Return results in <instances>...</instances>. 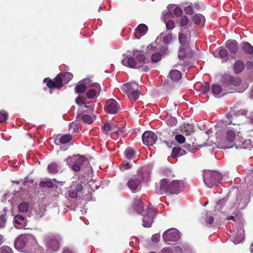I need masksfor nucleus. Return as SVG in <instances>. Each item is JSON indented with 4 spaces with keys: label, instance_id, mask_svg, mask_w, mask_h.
<instances>
[{
    "label": "nucleus",
    "instance_id": "f257e3e1",
    "mask_svg": "<svg viewBox=\"0 0 253 253\" xmlns=\"http://www.w3.org/2000/svg\"><path fill=\"white\" fill-rule=\"evenodd\" d=\"M150 173L148 171H139L136 174L132 176L127 182V186L132 192L139 191L141 188V183L148 180Z\"/></svg>",
    "mask_w": 253,
    "mask_h": 253
},
{
    "label": "nucleus",
    "instance_id": "f03ea898",
    "mask_svg": "<svg viewBox=\"0 0 253 253\" xmlns=\"http://www.w3.org/2000/svg\"><path fill=\"white\" fill-rule=\"evenodd\" d=\"M239 132L233 129H229L227 132L226 138L221 140L219 143L220 149H229L235 146L237 140H240L241 137L239 136Z\"/></svg>",
    "mask_w": 253,
    "mask_h": 253
},
{
    "label": "nucleus",
    "instance_id": "7ed1b4c3",
    "mask_svg": "<svg viewBox=\"0 0 253 253\" xmlns=\"http://www.w3.org/2000/svg\"><path fill=\"white\" fill-rule=\"evenodd\" d=\"M222 179L221 174L216 171L205 170L203 180L205 185L209 188L217 186Z\"/></svg>",
    "mask_w": 253,
    "mask_h": 253
},
{
    "label": "nucleus",
    "instance_id": "20e7f679",
    "mask_svg": "<svg viewBox=\"0 0 253 253\" xmlns=\"http://www.w3.org/2000/svg\"><path fill=\"white\" fill-rule=\"evenodd\" d=\"M220 82L222 87L227 90L232 89V86H239L242 83V80L240 77L233 76L226 73L221 75Z\"/></svg>",
    "mask_w": 253,
    "mask_h": 253
},
{
    "label": "nucleus",
    "instance_id": "39448f33",
    "mask_svg": "<svg viewBox=\"0 0 253 253\" xmlns=\"http://www.w3.org/2000/svg\"><path fill=\"white\" fill-rule=\"evenodd\" d=\"M37 242L35 237L31 234L21 235L15 241V247L19 250H22L25 247H30L37 245Z\"/></svg>",
    "mask_w": 253,
    "mask_h": 253
},
{
    "label": "nucleus",
    "instance_id": "423d86ee",
    "mask_svg": "<svg viewBox=\"0 0 253 253\" xmlns=\"http://www.w3.org/2000/svg\"><path fill=\"white\" fill-rule=\"evenodd\" d=\"M122 89L127 94L131 101H135L139 97L138 84L134 82L125 84L122 86Z\"/></svg>",
    "mask_w": 253,
    "mask_h": 253
},
{
    "label": "nucleus",
    "instance_id": "0eeeda50",
    "mask_svg": "<svg viewBox=\"0 0 253 253\" xmlns=\"http://www.w3.org/2000/svg\"><path fill=\"white\" fill-rule=\"evenodd\" d=\"M67 165L74 171H79L83 166L85 158L83 155H74L66 159Z\"/></svg>",
    "mask_w": 253,
    "mask_h": 253
},
{
    "label": "nucleus",
    "instance_id": "6e6552de",
    "mask_svg": "<svg viewBox=\"0 0 253 253\" xmlns=\"http://www.w3.org/2000/svg\"><path fill=\"white\" fill-rule=\"evenodd\" d=\"M60 238L53 235H46L44 238V242L47 248L53 251H56L59 248Z\"/></svg>",
    "mask_w": 253,
    "mask_h": 253
},
{
    "label": "nucleus",
    "instance_id": "1a4fd4ad",
    "mask_svg": "<svg viewBox=\"0 0 253 253\" xmlns=\"http://www.w3.org/2000/svg\"><path fill=\"white\" fill-rule=\"evenodd\" d=\"M43 82L46 83V85L50 90L61 88L63 86L64 83L60 74L56 76L54 81L49 78H46L44 79Z\"/></svg>",
    "mask_w": 253,
    "mask_h": 253
},
{
    "label": "nucleus",
    "instance_id": "9d476101",
    "mask_svg": "<svg viewBox=\"0 0 253 253\" xmlns=\"http://www.w3.org/2000/svg\"><path fill=\"white\" fill-rule=\"evenodd\" d=\"M180 237V232L174 228L169 229L166 230L163 235V238L164 241L174 242L178 240Z\"/></svg>",
    "mask_w": 253,
    "mask_h": 253
},
{
    "label": "nucleus",
    "instance_id": "9b49d317",
    "mask_svg": "<svg viewBox=\"0 0 253 253\" xmlns=\"http://www.w3.org/2000/svg\"><path fill=\"white\" fill-rule=\"evenodd\" d=\"M157 139L156 134L151 131H146L142 136L143 144L147 146H151L155 144Z\"/></svg>",
    "mask_w": 253,
    "mask_h": 253
},
{
    "label": "nucleus",
    "instance_id": "f8f14e48",
    "mask_svg": "<svg viewBox=\"0 0 253 253\" xmlns=\"http://www.w3.org/2000/svg\"><path fill=\"white\" fill-rule=\"evenodd\" d=\"M170 181L166 178L160 180L159 183L156 184L155 191L158 194H163L166 192H169Z\"/></svg>",
    "mask_w": 253,
    "mask_h": 253
},
{
    "label": "nucleus",
    "instance_id": "ddd939ff",
    "mask_svg": "<svg viewBox=\"0 0 253 253\" xmlns=\"http://www.w3.org/2000/svg\"><path fill=\"white\" fill-rule=\"evenodd\" d=\"M249 201V196L246 194L239 193L233 204V207L237 209H243L246 207Z\"/></svg>",
    "mask_w": 253,
    "mask_h": 253
},
{
    "label": "nucleus",
    "instance_id": "4468645a",
    "mask_svg": "<svg viewBox=\"0 0 253 253\" xmlns=\"http://www.w3.org/2000/svg\"><path fill=\"white\" fill-rule=\"evenodd\" d=\"M192 55V50L189 45H180L178 52V57L180 60L191 58Z\"/></svg>",
    "mask_w": 253,
    "mask_h": 253
},
{
    "label": "nucleus",
    "instance_id": "2eb2a0df",
    "mask_svg": "<svg viewBox=\"0 0 253 253\" xmlns=\"http://www.w3.org/2000/svg\"><path fill=\"white\" fill-rule=\"evenodd\" d=\"M155 216V211L153 208L147 209L146 215L143 218V226L144 227H150L153 222V218Z\"/></svg>",
    "mask_w": 253,
    "mask_h": 253
},
{
    "label": "nucleus",
    "instance_id": "dca6fc26",
    "mask_svg": "<svg viewBox=\"0 0 253 253\" xmlns=\"http://www.w3.org/2000/svg\"><path fill=\"white\" fill-rule=\"evenodd\" d=\"M184 186L182 180H173L170 183L169 192L171 194H178L183 190Z\"/></svg>",
    "mask_w": 253,
    "mask_h": 253
},
{
    "label": "nucleus",
    "instance_id": "f3484780",
    "mask_svg": "<svg viewBox=\"0 0 253 253\" xmlns=\"http://www.w3.org/2000/svg\"><path fill=\"white\" fill-rule=\"evenodd\" d=\"M88 87H93V88L89 89L86 93V97L88 99H93L96 97L100 93L101 86L97 83H89Z\"/></svg>",
    "mask_w": 253,
    "mask_h": 253
},
{
    "label": "nucleus",
    "instance_id": "a211bd4d",
    "mask_svg": "<svg viewBox=\"0 0 253 253\" xmlns=\"http://www.w3.org/2000/svg\"><path fill=\"white\" fill-rule=\"evenodd\" d=\"M83 190V186L77 182H73L69 187V195L72 198H76Z\"/></svg>",
    "mask_w": 253,
    "mask_h": 253
},
{
    "label": "nucleus",
    "instance_id": "6ab92c4d",
    "mask_svg": "<svg viewBox=\"0 0 253 253\" xmlns=\"http://www.w3.org/2000/svg\"><path fill=\"white\" fill-rule=\"evenodd\" d=\"M121 109L118 103L114 99L108 100L105 103V111H114Z\"/></svg>",
    "mask_w": 253,
    "mask_h": 253
},
{
    "label": "nucleus",
    "instance_id": "aec40b11",
    "mask_svg": "<svg viewBox=\"0 0 253 253\" xmlns=\"http://www.w3.org/2000/svg\"><path fill=\"white\" fill-rule=\"evenodd\" d=\"M235 147L236 148H242L251 150L253 149V143L251 140H245L243 141V138L240 140H237L235 142Z\"/></svg>",
    "mask_w": 253,
    "mask_h": 253
},
{
    "label": "nucleus",
    "instance_id": "412c9836",
    "mask_svg": "<svg viewBox=\"0 0 253 253\" xmlns=\"http://www.w3.org/2000/svg\"><path fill=\"white\" fill-rule=\"evenodd\" d=\"M26 219L21 214H18L14 218V224L18 228H24L26 226Z\"/></svg>",
    "mask_w": 253,
    "mask_h": 253
},
{
    "label": "nucleus",
    "instance_id": "4be33fe9",
    "mask_svg": "<svg viewBox=\"0 0 253 253\" xmlns=\"http://www.w3.org/2000/svg\"><path fill=\"white\" fill-rule=\"evenodd\" d=\"M226 46L232 54H236L239 50L238 42L235 40H229L226 42Z\"/></svg>",
    "mask_w": 253,
    "mask_h": 253
},
{
    "label": "nucleus",
    "instance_id": "5701e85b",
    "mask_svg": "<svg viewBox=\"0 0 253 253\" xmlns=\"http://www.w3.org/2000/svg\"><path fill=\"white\" fill-rule=\"evenodd\" d=\"M77 118L78 120H82L84 123L90 124L95 119V117L94 115H88L81 113L77 115Z\"/></svg>",
    "mask_w": 253,
    "mask_h": 253
},
{
    "label": "nucleus",
    "instance_id": "b1692460",
    "mask_svg": "<svg viewBox=\"0 0 253 253\" xmlns=\"http://www.w3.org/2000/svg\"><path fill=\"white\" fill-rule=\"evenodd\" d=\"M84 83L78 84L75 87V92L77 93H83L84 92L88 85L89 84L90 81L88 79H85Z\"/></svg>",
    "mask_w": 253,
    "mask_h": 253
},
{
    "label": "nucleus",
    "instance_id": "393cba45",
    "mask_svg": "<svg viewBox=\"0 0 253 253\" xmlns=\"http://www.w3.org/2000/svg\"><path fill=\"white\" fill-rule=\"evenodd\" d=\"M245 65L244 62L240 60H238L235 61L233 65V70L235 74H239L243 71Z\"/></svg>",
    "mask_w": 253,
    "mask_h": 253
},
{
    "label": "nucleus",
    "instance_id": "a878e982",
    "mask_svg": "<svg viewBox=\"0 0 253 253\" xmlns=\"http://www.w3.org/2000/svg\"><path fill=\"white\" fill-rule=\"evenodd\" d=\"M127 61L125 59H123L122 61V63L124 65L126 66V63H127L128 66L130 68H139V66L134 58L127 56Z\"/></svg>",
    "mask_w": 253,
    "mask_h": 253
},
{
    "label": "nucleus",
    "instance_id": "bb28decb",
    "mask_svg": "<svg viewBox=\"0 0 253 253\" xmlns=\"http://www.w3.org/2000/svg\"><path fill=\"white\" fill-rule=\"evenodd\" d=\"M169 77L172 82H177L181 78V73L176 69L171 70L169 74Z\"/></svg>",
    "mask_w": 253,
    "mask_h": 253
},
{
    "label": "nucleus",
    "instance_id": "cd10ccee",
    "mask_svg": "<svg viewBox=\"0 0 253 253\" xmlns=\"http://www.w3.org/2000/svg\"><path fill=\"white\" fill-rule=\"evenodd\" d=\"M244 238V230L242 227L238 230L237 233L233 236V242L235 244L240 243Z\"/></svg>",
    "mask_w": 253,
    "mask_h": 253
},
{
    "label": "nucleus",
    "instance_id": "c85d7f7f",
    "mask_svg": "<svg viewBox=\"0 0 253 253\" xmlns=\"http://www.w3.org/2000/svg\"><path fill=\"white\" fill-rule=\"evenodd\" d=\"M133 208L138 213L142 215L143 206L142 202L139 198H135L134 199Z\"/></svg>",
    "mask_w": 253,
    "mask_h": 253
},
{
    "label": "nucleus",
    "instance_id": "c756f323",
    "mask_svg": "<svg viewBox=\"0 0 253 253\" xmlns=\"http://www.w3.org/2000/svg\"><path fill=\"white\" fill-rule=\"evenodd\" d=\"M148 30V27L144 24H140L136 28V34L142 36L146 34Z\"/></svg>",
    "mask_w": 253,
    "mask_h": 253
},
{
    "label": "nucleus",
    "instance_id": "7c9ffc66",
    "mask_svg": "<svg viewBox=\"0 0 253 253\" xmlns=\"http://www.w3.org/2000/svg\"><path fill=\"white\" fill-rule=\"evenodd\" d=\"M116 128V125L114 123L111 122L106 123L102 126V129L105 132V133L109 131H113L114 132Z\"/></svg>",
    "mask_w": 253,
    "mask_h": 253
},
{
    "label": "nucleus",
    "instance_id": "2f4dec72",
    "mask_svg": "<svg viewBox=\"0 0 253 253\" xmlns=\"http://www.w3.org/2000/svg\"><path fill=\"white\" fill-rule=\"evenodd\" d=\"M192 20L195 24L197 25H204L205 21L204 16L201 14H195L192 18Z\"/></svg>",
    "mask_w": 253,
    "mask_h": 253
},
{
    "label": "nucleus",
    "instance_id": "473e14b6",
    "mask_svg": "<svg viewBox=\"0 0 253 253\" xmlns=\"http://www.w3.org/2000/svg\"><path fill=\"white\" fill-rule=\"evenodd\" d=\"M166 121L169 126H172L177 124V120L176 118L172 116V113H167L166 117Z\"/></svg>",
    "mask_w": 253,
    "mask_h": 253
},
{
    "label": "nucleus",
    "instance_id": "72a5a7b5",
    "mask_svg": "<svg viewBox=\"0 0 253 253\" xmlns=\"http://www.w3.org/2000/svg\"><path fill=\"white\" fill-rule=\"evenodd\" d=\"M243 50L247 54L253 56V46L248 42H244L242 44Z\"/></svg>",
    "mask_w": 253,
    "mask_h": 253
},
{
    "label": "nucleus",
    "instance_id": "f704fd0d",
    "mask_svg": "<svg viewBox=\"0 0 253 253\" xmlns=\"http://www.w3.org/2000/svg\"><path fill=\"white\" fill-rule=\"evenodd\" d=\"M72 139V136L69 134H66L64 135L61 136L59 138V143H57L56 142L55 143L57 145H59V143L65 144L68 143Z\"/></svg>",
    "mask_w": 253,
    "mask_h": 253
},
{
    "label": "nucleus",
    "instance_id": "c9c22d12",
    "mask_svg": "<svg viewBox=\"0 0 253 253\" xmlns=\"http://www.w3.org/2000/svg\"><path fill=\"white\" fill-rule=\"evenodd\" d=\"M47 169L50 173H56L60 170L59 168L55 163H51L48 165Z\"/></svg>",
    "mask_w": 253,
    "mask_h": 253
},
{
    "label": "nucleus",
    "instance_id": "e433bc0d",
    "mask_svg": "<svg viewBox=\"0 0 253 253\" xmlns=\"http://www.w3.org/2000/svg\"><path fill=\"white\" fill-rule=\"evenodd\" d=\"M64 83H68L73 78V75L72 74L69 72H65L64 73H60Z\"/></svg>",
    "mask_w": 253,
    "mask_h": 253
},
{
    "label": "nucleus",
    "instance_id": "4c0bfd02",
    "mask_svg": "<svg viewBox=\"0 0 253 253\" xmlns=\"http://www.w3.org/2000/svg\"><path fill=\"white\" fill-rule=\"evenodd\" d=\"M182 130L186 133V135H189L194 131V126L192 124H184Z\"/></svg>",
    "mask_w": 253,
    "mask_h": 253
},
{
    "label": "nucleus",
    "instance_id": "58836bf2",
    "mask_svg": "<svg viewBox=\"0 0 253 253\" xmlns=\"http://www.w3.org/2000/svg\"><path fill=\"white\" fill-rule=\"evenodd\" d=\"M175 250L177 252L180 251L182 253H194V252L193 251L192 249L188 245H185L183 246L182 249L178 247H176Z\"/></svg>",
    "mask_w": 253,
    "mask_h": 253
},
{
    "label": "nucleus",
    "instance_id": "ea45409f",
    "mask_svg": "<svg viewBox=\"0 0 253 253\" xmlns=\"http://www.w3.org/2000/svg\"><path fill=\"white\" fill-rule=\"evenodd\" d=\"M185 154V152L183 150L181 149L179 147H174L172 149V156L173 157H176L180 156Z\"/></svg>",
    "mask_w": 253,
    "mask_h": 253
},
{
    "label": "nucleus",
    "instance_id": "a19ab883",
    "mask_svg": "<svg viewBox=\"0 0 253 253\" xmlns=\"http://www.w3.org/2000/svg\"><path fill=\"white\" fill-rule=\"evenodd\" d=\"M145 58V56L142 54H139L136 56V60L139 66V68L143 65Z\"/></svg>",
    "mask_w": 253,
    "mask_h": 253
},
{
    "label": "nucleus",
    "instance_id": "79ce46f5",
    "mask_svg": "<svg viewBox=\"0 0 253 253\" xmlns=\"http://www.w3.org/2000/svg\"><path fill=\"white\" fill-rule=\"evenodd\" d=\"M222 91L220 85L218 84H213L211 86V92L214 95L219 94Z\"/></svg>",
    "mask_w": 253,
    "mask_h": 253
},
{
    "label": "nucleus",
    "instance_id": "37998d69",
    "mask_svg": "<svg viewBox=\"0 0 253 253\" xmlns=\"http://www.w3.org/2000/svg\"><path fill=\"white\" fill-rule=\"evenodd\" d=\"M29 209V205L26 202H22L18 206V210L20 212H26Z\"/></svg>",
    "mask_w": 253,
    "mask_h": 253
},
{
    "label": "nucleus",
    "instance_id": "c03bdc74",
    "mask_svg": "<svg viewBox=\"0 0 253 253\" xmlns=\"http://www.w3.org/2000/svg\"><path fill=\"white\" fill-rule=\"evenodd\" d=\"M178 39L179 42L181 44V45H188L187 43V37L185 34L180 33L178 36Z\"/></svg>",
    "mask_w": 253,
    "mask_h": 253
},
{
    "label": "nucleus",
    "instance_id": "a18cd8bd",
    "mask_svg": "<svg viewBox=\"0 0 253 253\" xmlns=\"http://www.w3.org/2000/svg\"><path fill=\"white\" fill-rule=\"evenodd\" d=\"M242 115L246 117L249 123L253 124V112H244Z\"/></svg>",
    "mask_w": 253,
    "mask_h": 253
},
{
    "label": "nucleus",
    "instance_id": "49530a36",
    "mask_svg": "<svg viewBox=\"0 0 253 253\" xmlns=\"http://www.w3.org/2000/svg\"><path fill=\"white\" fill-rule=\"evenodd\" d=\"M125 156L127 159H131L134 155V152L133 149L129 148H127L125 151Z\"/></svg>",
    "mask_w": 253,
    "mask_h": 253
},
{
    "label": "nucleus",
    "instance_id": "de8ad7c7",
    "mask_svg": "<svg viewBox=\"0 0 253 253\" xmlns=\"http://www.w3.org/2000/svg\"><path fill=\"white\" fill-rule=\"evenodd\" d=\"M188 22L189 19L188 18L187 16L186 15H183L181 17V18L179 20V26L181 27L186 26L188 24Z\"/></svg>",
    "mask_w": 253,
    "mask_h": 253
},
{
    "label": "nucleus",
    "instance_id": "09e8293b",
    "mask_svg": "<svg viewBox=\"0 0 253 253\" xmlns=\"http://www.w3.org/2000/svg\"><path fill=\"white\" fill-rule=\"evenodd\" d=\"M39 185L42 187H47L51 188L53 186V183L50 180L42 181L40 182Z\"/></svg>",
    "mask_w": 253,
    "mask_h": 253
},
{
    "label": "nucleus",
    "instance_id": "8fccbe9b",
    "mask_svg": "<svg viewBox=\"0 0 253 253\" xmlns=\"http://www.w3.org/2000/svg\"><path fill=\"white\" fill-rule=\"evenodd\" d=\"M161 59V55L160 53L156 52L152 54L151 60L153 62H157Z\"/></svg>",
    "mask_w": 253,
    "mask_h": 253
},
{
    "label": "nucleus",
    "instance_id": "3c124183",
    "mask_svg": "<svg viewBox=\"0 0 253 253\" xmlns=\"http://www.w3.org/2000/svg\"><path fill=\"white\" fill-rule=\"evenodd\" d=\"M201 90L203 93H207L210 90V84L208 83H204L202 85Z\"/></svg>",
    "mask_w": 253,
    "mask_h": 253
},
{
    "label": "nucleus",
    "instance_id": "603ef678",
    "mask_svg": "<svg viewBox=\"0 0 253 253\" xmlns=\"http://www.w3.org/2000/svg\"><path fill=\"white\" fill-rule=\"evenodd\" d=\"M8 114L6 112H0V123H4L7 120Z\"/></svg>",
    "mask_w": 253,
    "mask_h": 253
},
{
    "label": "nucleus",
    "instance_id": "864d4df0",
    "mask_svg": "<svg viewBox=\"0 0 253 253\" xmlns=\"http://www.w3.org/2000/svg\"><path fill=\"white\" fill-rule=\"evenodd\" d=\"M184 10L186 14L192 15L194 13V9L191 5L185 6Z\"/></svg>",
    "mask_w": 253,
    "mask_h": 253
},
{
    "label": "nucleus",
    "instance_id": "5fc2aeb1",
    "mask_svg": "<svg viewBox=\"0 0 253 253\" xmlns=\"http://www.w3.org/2000/svg\"><path fill=\"white\" fill-rule=\"evenodd\" d=\"M69 129L71 132H75L78 129L77 124L75 122H72L69 125Z\"/></svg>",
    "mask_w": 253,
    "mask_h": 253
},
{
    "label": "nucleus",
    "instance_id": "6e6d98bb",
    "mask_svg": "<svg viewBox=\"0 0 253 253\" xmlns=\"http://www.w3.org/2000/svg\"><path fill=\"white\" fill-rule=\"evenodd\" d=\"M219 56L221 58L227 57L228 53L226 49L224 48L220 49L218 52Z\"/></svg>",
    "mask_w": 253,
    "mask_h": 253
},
{
    "label": "nucleus",
    "instance_id": "4d7b16f0",
    "mask_svg": "<svg viewBox=\"0 0 253 253\" xmlns=\"http://www.w3.org/2000/svg\"><path fill=\"white\" fill-rule=\"evenodd\" d=\"M175 139L176 141L180 144L184 143L185 141V138L183 135L181 134L176 135L175 136Z\"/></svg>",
    "mask_w": 253,
    "mask_h": 253
},
{
    "label": "nucleus",
    "instance_id": "13d9d810",
    "mask_svg": "<svg viewBox=\"0 0 253 253\" xmlns=\"http://www.w3.org/2000/svg\"><path fill=\"white\" fill-rule=\"evenodd\" d=\"M173 12L174 15L177 17H181L182 16L183 11L182 9L179 7H176L174 8L173 10Z\"/></svg>",
    "mask_w": 253,
    "mask_h": 253
},
{
    "label": "nucleus",
    "instance_id": "bf43d9fd",
    "mask_svg": "<svg viewBox=\"0 0 253 253\" xmlns=\"http://www.w3.org/2000/svg\"><path fill=\"white\" fill-rule=\"evenodd\" d=\"M167 29L172 30L175 27V23L172 20H169L166 23Z\"/></svg>",
    "mask_w": 253,
    "mask_h": 253
},
{
    "label": "nucleus",
    "instance_id": "052dcab7",
    "mask_svg": "<svg viewBox=\"0 0 253 253\" xmlns=\"http://www.w3.org/2000/svg\"><path fill=\"white\" fill-rule=\"evenodd\" d=\"M6 222V218L5 214H0V228H2L5 226Z\"/></svg>",
    "mask_w": 253,
    "mask_h": 253
},
{
    "label": "nucleus",
    "instance_id": "680f3d73",
    "mask_svg": "<svg viewBox=\"0 0 253 253\" xmlns=\"http://www.w3.org/2000/svg\"><path fill=\"white\" fill-rule=\"evenodd\" d=\"M0 253H13L12 249L8 247H2L0 249Z\"/></svg>",
    "mask_w": 253,
    "mask_h": 253
},
{
    "label": "nucleus",
    "instance_id": "e2e57ef3",
    "mask_svg": "<svg viewBox=\"0 0 253 253\" xmlns=\"http://www.w3.org/2000/svg\"><path fill=\"white\" fill-rule=\"evenodd\" d=\"M160 239V234L157 233L152 235L151 240L154 243H157Z\"/></svg>",
    "mask_w": 253,
    "mask_h": 253
},
{
    "label": "nucleus",
    "instance_id": "0e129e2a",
    "mask_svg": "<svg viewBox=\"0 0 253 253\" xmlns=\"http://www.w3.org/2000/svg\"><path fill=\"white\" fill-rule=\"evenodd\" d=\"M121 169L126 170L129 169L131 167L130 164L128 162H124L121 166Z\"/></svg>",
    "mask_w": 253,
    "mask_h": 253
},
{
    "label": "nucleus",
    "instance_id": "69168bd1",
    "mask_svg": "<svg viewBox=\"0 0 253 253\" xmlns=\"http://www.w3.org/2000/svg\"><path fill=\"white\" fill-rule=\"evenodd\" d=\"M246 67L247 70H253V60L247 61L246 63Z\"/></svg>",
    "mask_w": 253,
    "mask_h": 253
},
{
    "label": "nucleus",
    "instance_id": "338daca9",
    "mask_svg": "<svg viewBox=\"0 0 253 253\" xmlns=\"http://www.w3.org/2000/svg\"><path fill=\"white\" fill-rule=\"evenodd\" d=\"M214 220V218L211 215H208L206 217V222L208 224H211Z\"/></svg>",
    "mask_w": 253,
    "mask_h": 253
},
{
    "label": "nucleus",
    "instance_id": "774afa93",
    "mask_svg": "<svg viewBox=\"0 0 253 253\" xmlns=\"http://www.w3.org/2000/svg\"><path fill=\"white\" fill-rule=\"evenodd\" d=\"M126 130L124 128L115 129L114 132L118 135H121L126 132Z\"/></svg>",
    "mask_w": 253,
    "mask_h": 253
}]
</instances>
